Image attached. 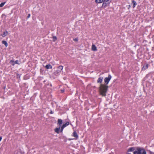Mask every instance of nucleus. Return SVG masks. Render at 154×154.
<instances>
[{
  "instance_id": "obj_16",
  "label": "nucleus",
  "mask_w": 154,
  "mask_h": 154,
  "mask_svg": "<svg viewBox=\"0 0 154 154\" xmlns=\"http://www.w3.org/2000/svg\"><path fill=\"white\" fill-rule=\"evenodd\" d=\"M45 67L47 69H51L52 68V66L50 64H47L45 66Z\"/></svg>"
},
{
  "instance_id": "obj_22",
  "label": "nucleus",
  "mask_w": 154,
  "mask_h": 154,
  "mask_svg": "<svg viewBox=\"0 0 154 154\" xmlns=\"http://www.w3.org/2000/svg\"><path fill=\"white\" fill-rule=\"evenodd\" d=\"M14 62H15V64H20V63H19V61H18V60H16Z\"/></svg>"
},
{
  "instance_id": "obj_23",
  "label": "nucleus",
  "mask_w": 154,
  "mask_h": 154,
  "mask_svg": "<svg viewBox=\"0 0 154 154\" xmlns=\"http://www.w3.org/2000/svg\"><path fill=\"white\" fill-rule=\"evenodd\" d=\"M73 40L75 42H77L78 41V39L77 38H75Z\"/></svg>"
},
{
  "instance_id": "obj_14",
  "label": "nucleus",
  "mask_w": 154,
  "mask_h": 154,
  "mask_svg": "<svg viewBox=\"0 0 154 154\" xmlns=\"http://www.w3.org/2000/svg\"><path fill=\"white\" fill-rule=\"evenodd\" d=\"M92 50L94 51H96L97 50V48L95 45H93L92 46Z\"/></svg>"
},
{
  "instance_id": "obj_19",
  "label": "nucleus",
  "mask_w": 154,
  "mask_h": 154,
  "mask_svg": "<svg viewBox=\"0 0 154 154\" xmlns=\"http://www.w3.org/2000/svg\"><path fill=\"white\" fill-rule=\"evenodd\" d=\"M10 63L12 66H14L15 64V62L12 60H11Z\"/></svg>"
},
{
  "instance_id": "obj_2",
  "label": "nucleus",
  "mask_w": 154,
  "mask_h": 154,
  "mask_svg": "<svg viewBox=\"0 0 154 154\" xmlns=\"http://www.w3.org/2000/svg\"><path fill=\"white\" fill-rule=\"evenodd\" d=\"M63 68V66H59L57 68L56 71L54 72V74L56 75H57L62 70Z\"/></svg>"
},
{
  "instance_id": "obj_13",
  "label": "nucleus",
  "mask_w": 154,
  "mask_h": 154,
  "mask_svg": "<svg viewBox=\"0 0 154 154\" xmlns=\"http://www.w3.org/2000/svg\"><path fill=\"white\" fill-rule=\"evenodd\" d=\"M105 0H95L96 3H100L103 2Z\"/></svg>"
},
{
  "instance_id": "obj_15",
  "label": "nucleus",
  "mask_w": 154,
  "mask_h": 154,
  "mask_svg": "<svg viewBox=\"0 0 154 154\" xmlns=\"http://www.w3.org/2000/svg\"><path fill=\"white\" fill-rule=\"evenodd\" d=\"M134 150V147L130 148L128 149V150L127 151V152H129L133 151Z\"/></svg>"
},
{
  "instance_id": "obj_10",
  "label": "nucleus",
  "mask_w": 154,
  "mask_h": 154,
  "mask_svg": "<svg viewBox=\"0 0 154 154\" xmlns=\"http://www.w3.org/2000/svg\"><path fill=\"white\" fill-rule=\"evenodd\" d=\"M62 123V121L61 119H59L58 121V124L59 125V126L60 127Z\"/></svg>"
},
{
  "instance_id": "obj_26",
  "label": "nucleus",
  "mask_w": 154,
  "mask_h": 154,
  "mask_svg": "<svg viewBox=\"0 0 154 154\" xmlns=\"http://www.w3.org/2000/svg\"><path fill=\"white\" fill-rule=\"evenodd\" d=\"M53 112L52 111H51V112H50V113L51 114H53Z\"/></svg>"
},
{
  "instance_id": "obj_5",
  "label": "nucleus",
  "mask_w": 154,
  "mask_h": 154,
  "mask_svg": "<svg viewBox=\"0 0 154 154\" xmlns=\"http://www.w3.org/2000/svg\"><path fill=\"white\" fill-rule=\"evenodd\" d=\"M69 125V122H66L65 124H64L61 127V132H62L63 129L66 126H68Z\"/></svg>"
},
{
  "instance_id": "obj_27",
  "label": "nucleus",
  "mask_w": 154,
  "mask_h": 154,
  "mask_svg": "<svg viewBox=\"0 0 154 154\" xmlns=\"http://www.w3.org/2000/svg\"><path fill=\"white\" fill-rule=\"evenodd\" d=\"M2 139V137H0V141Z\"/></svg>"
},
{
  "instance_id": "obj_28",
  "label": "nucleus",
  "mask_w": 154,
  "mask_h": 154,
  "mask_svg": "<svg viewBox=\"0 0 154 154\" xmlns=\"http://www.w3.org/2000/svg\"><path fill=\"white\" fill-rule=\"evenodd\" d=\"M61 91L62 92H64V90H62Z\"/></svg>"
},
{
  "instance_id": "obj_17",
  "label": "nucleus",
  "mask_w": 154,
  "mask_h": 154,
  "mask_svg": "<svg viewBox=\"0 0 154 154\" xmlns=\"http://www.w3.org/2000/svg\"><path fill=\"white\" fill-rule=\"evenodd\" d=\"M143 152H142V154H151V152H149V154L148 153H147L146 150L143 149V151H142Z\"/></svg>"
},
{
  "instance_id": "obj_7",
  "label": "nucleus",
  "mask_w": 154,
  "mask_h": 154,
  "mask_svg": "<svg viewBox=\"0 0 154 154\" xmlns=\"http://www.w3.org/2000/svg\"><path fill=\"white\" fill-rule=\"evenodd\" d=\"M149 67V65L148 64H146L144 65L142 68V70H145L146 69H147Z\"/></svg>"
},
{
  "instance_id": "obj_21",
  "label": "nucleus",
  "mask_w": 154,
  "mask_h": 154,
  "mask_svg": "<svg viewBox=\"0 0 154 154\" xmlns=\"http://www.w3.org/2000/svg\"><path fill=\"white\" fill-rule=\"evenodd\" d=\"M57 39V38L56 36H54L53 37V41L55 42Z\"/></svg>"
},
{
  "instance_id": "obj_8",
  "label": "nucleus",
  "mask_w": 154,
  "mask_h": 154,
  "mask_svg": "<svg viewBox=\"0 0 154 154\" xmlns=\"http://www.w3.org/2000/svg\"><path fill=\"white\" fill-rule=\"evenodd\" d=\"M8 34V32L7 31H5L3 32V33L1 34V35L3 37H5Z\"/></svg>"
},
{
  "instance_id": "obj_6",
  "label": "nucleus",
  "mask_w": 154,
  "mask_h": 154,
  "mask_svg": "<svg viewBox=\"0 0 154 154\" xmlns=\"http://www.w3.org/2000/svg\"><path fill=\"white\" fill-rule=\"evenodd\" d=\"M103 79V78L102 77H100L97 80V83H100L101 84V83L102 82V81Z\"/></svg>"
},
{
  "instance_id": "obj_20",
  "label": "nucleus",
  "mask_w": 154,
  "mask_h": 154,
  "mask_svg": "<svg viewBox=\"0 0 154 154\" xmlns=\"http://www.w3.org/2000/svg\"><path fill=\"white\" fill-rule=\"evenodd\" d=\"M5 2L2 3L0 4V7H2L5 4Z\"/></svg>"
},
{
  "instance_id": "obj_9",
  "label": "nucleus",
  "mask_w": 154,
  "mask_h": 154,
  "mask_svg": "<svg viewBox=\"0 0 154 154\" xmlns=\"http://www.w3.org/2000/svg\"><path fill=\"white\" fill-rule=\"evenodd\" d=\"M132 3H133V7L134 8H135L136 6L137 5V3L136 2L134 1V0H132Z\"/></svg>"
},
{
  "instance_id": "obj_11",
  "label": "nucleus",
  "mask_w": 154,
  "mask_h": 154,
  "mask_svg": "<svg viewBox=\"0 0 154 154\" xmlns=\"http://www.w3.org/2000/svg\"><path fill=\"white\" fill-rule=\"evenodd\" d=\"M60 129V127L59 126V127L58 128H56L54 129V131L55 132L57 133V134L59 133V131Z\"/></svg>"
},
{
  "instance_id": "obj_12",
  "label": "nucleus",
  "mask_w": 154,
  "mask_h": 154,
  "mask_svg": "<svg viewBox=\"0 0 154 154\" xmlns=\"http://www.w3.org/2000/svg\"><path fill=\"white\" fill-rule=\"evenodd\" d=\"M72 136L76 137V138H77L78 137V135L75 131L73 132Z\"/></svg>"
},
{
  "instance_id": "obj_3",
  "label": "nucleus",
  "mask_w": 154,
  "mask_h": 154,
  "mask_svg": "<svg viewBox=\"0 0 154 154\" xmlns=\"http://www.w3.org/2000/svg\"><path fill=\"white\" fill-rule=\"evenodd\" d=\"M143 149L141 148H138L136 150L134 151L133 152V154H142V151H143Z\"/></svg>"
},
{
  "instance_id": "obj_24",
  "label": "nucleus",
  "mask_w": 154,
  "mask_h": 154,
  "mask_svg": "<svg viewBox=\"0 0 154 154\" xmlns=\"http://www.w3.org/2000/svg\"><path fill=\"white\" fill-rule=\"evenodd\" d=\"M127 6L128 8V9H129L131 8L130 5H128Z\"/></svg>"
},
{
  "instance_id": "obj_1",
  "label": "nucleus",
  "mask_w": 154,
  "mask_h": 154,
  "mask_svg": "<svg viewBox=\"0 0 154 154\" xmlns=\"http://www.w3.org/2000/svg\"><path fill=\"white\" fill-rule=\"evenodd\" d=\"M112 78V76L110 75H109L108 77H106L104 79V82L105 85L100 84L99 88L100 94L102 96H105L106 95L108 86L107 85L110 80Z\"/></svg>"
},
{
  "instance_id": "obj_18",
  "label": "nucleus",
  "mask_w": 154,
  "mask_h": 154,
  "mask_svg": "<svg viewBox=\"0 0 154 154\" xmlns=\"http://www.w3.org/2000/svg\"><path fill=\"white\" fill-rule=\"evenodd\" d=\"M2 43L4 44L5 46L7 47L8 46V44L7 42L5 41H3L2 42Z\"/></svg>"
},
{
  "instance_id": "obj_25",
  "label": "nucleus",
  "mask_w": 154,
  "mask_h": 154,
  "mask_svg": "<svg viewBox=\"0 0 154 154\" xmlns=\"http://www.w3.org/2000/svg\"><path fill=\"white\" fill-rule=\"evenodd\" d=\"M30 16V14H29L28 16L27 17V18H29Z\"/></svg>"
},
{
  "instance_id": "obj_4",
  "label": "nucleus",
  "mask_w": 154,
  "mask_h": 154,
  "mask_svg": "<svg viewBox=\"0 0 154 154\" xmlns=\"http://www.w3.org/2000/svg\"><path fill=\"white\" fill-rule=\"evenodd\" d=\"M111 1V0H105L103 3L102 7L105 8L106 7L109 5Z\"/></svg>"
}]
</instances>
